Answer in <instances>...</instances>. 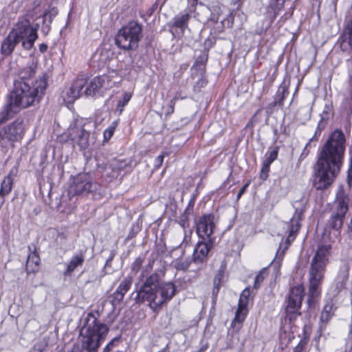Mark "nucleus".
Segmentation results:
<instances>
[{
  "label": "nucleus",
  "mask_w": 352,
  "mask_h": 352,
  "mask_svg": "<svg viewBox=\"0 0 352 352\" xmlns=\"http://www.w3.org/2000/svg\"><path fill=\"white\" fill-rule=\"evenodd\" d=\"M58 10L57 8L52 7L49 10H45V12L41 15L42 16V27L41 32L45 35L48 34L51 30V24L54 18L58 14Z\"/></svg>",
  "instance_id": "19"
},
{
  "label": "nucleus",
  "mask_w": 352,
  "mask_h": 352,
  "mask_svg": "<svg viewBox=\"0 0 352 352\" xmlns=\"http://www.w3.org/2000/svg\"><path fill=\"white\" fill-rule=\"evenodd\" d=\"M347 182L349 187L352 188V179H347Z\"/></svg>",
  "instance_id": "62"
},
{
  "label": "nucleus",
  "mask_w": 352,
  "mask_h": 352,
  "mask_svg": "<svg viewBox=\"0 0 352 352\" xmlns=\"http://www.w3.org/2000/svg\"><path fill=\"white\" fill-rule=\"evenodd\" d=\"M191 263V260L190 258H186L184 260H180L177 263L176 268L178 270L186 271L189 267Z\"/></svg>",
  "instance_id": "42"
},
{
  "label": "nucleus",
  "mask_w": 352,
  "mask_h": 352,
  "mask_svg": "<svg viewBox=\"0 0 352 352\" xmlns=\"http://www.w3.org/2000/svg\"><path fill=\"white\" fill-rule=\"evenodd\" d=\"M191 16L188 13L178 14L173 18V23L170 24V31L173 34H175V29H179L181 34H184V31L188 28V24Z\"/></svg>",
  "instance_id": "20"
},
{
  "label": "nucleus",
  "mask_w": 352,
  "mask_h": 352,
  "mask_svg": "<svg viewBox=\"0 0 352 352\" xmlns=\"http://www.w3.org/2000/svg\"><path fill=\"white\" fill-rule=\"evenodd\" d=\"M287 0H270L267 7V14L270 20V23H273L279 12L284 9L285 3Z\"/></svg>",
  "instance_id": "21"
},
{
  "label": "nucleus",
  "mask_w": 352,
  "mask_h": 352,
  "mask_svg": "<svg viewBox=\"0 0 352 352\" xmlns=\"http://www.w3.org/2000/svg\"><path fill=\"white\" fill-rule=\"evenodd\" d=\"M38 23L34 27L28 19H23L10 32L21 43L23 49L30 50L38 38Z\"/></svg>",
  "instance_id": "8"
},
{
  "label": "nucleus",
  "mask_w": 352,
  "mask_h": 352,
  "mask_svg": "<svg viewBox=\"0 0 352 352\" xmlns=\"http://www.w3.org/2000/svg\"><path fill=\"white\" fill-rule=\"evenodd\" d=\"M20 108L16 106L10 99L0 112V125L11 119L19 111Z\"/></svg>",
  "instance_id": "22"
},
{
  "label": "nucleus",
  "mask_w": 352,
  "mask_h": 352,
  "mask_svg": "<svg viewBox=\"0 0 352 352\" xmlns=\"http://www.w3.org/2000/svg\"><path fill=\"white\" fill-rule=\"evenodd\" d=\"M157 6V3H155L153 6L152 10H154L155 9H156Z\"/></svg>",
  "instance_id": "63"
},
{
  "label": "nucleus",
  "mask_w": 352,
  "mask_h": 352,
  "mask_svg": "<svg viewBox=\"0 0 352 352\" xmlns=\"http://www.w3.org/2000/svg\"><path fill=\"white\" fill-rule=\"evenodd\" d=\"M120 338V336L114 338L110 342L108 343V344L105 346L104 349V351H109L111 350L114 346V342L118 341Z\"/></svg>",
  "instance_id": "54"
},
{
  "label": "nucleus",
  "mask_w": 352,
  "mask_h": 352,
  "mask_svg": "<svg viewBox=\"0 0 352 352\" xmlns=\"http://www.w3.org/2000/svg\"><path fill=\"white\" fill-rule=\"evenodd\" d=\"M28 250L30 253L29 254L27 259L26 271L28 274L34 273L38 270L40 257L38 254L36 252V249L33 252H31V248L29 246Z\"/></svg>",
  "instance_id": "24"
},
{
  "label": "nucleus",
  "mask_w": 352,
  "mask_h": 352,
  "mask_svg": "<svg viewBox=\"0 0 352 352\" xmlns=\"http://www.w3.org/2000/svg\"><path fill=\"white\" fill-rule=\"evenodd\" d=\"M109 331L107 325L99 321L95 314L89 313L80 333L82 338L80 352H96Z\"/></svg>",
  "instance_id": "5"
},
{
  "label": "nucleus",
  "mask_w": 352,
  "mask_h": 352,
  "mask_svg": "<svg viewBox=\"0 0 352 352\" xmlns=\"http://www.w3.org/2000/svg\"><path fill=\"white\" fill-rule=\"evenodd\" d=\"M250 296V290L249 288H245L240 295L238 304V309L236 311L234 318L232 322V327L235 326L236 324L238 323L239 326L236 327L237 330H239L241 328V325L247 316V306L249 302Z\"/></svg>",
  "instance_id": "14"
},
{
  "label": "nucleus",
  "mask_w": 352,
  "mask_h": 352,
  "mask_svg": "<svg viewBox=\"0 0 352 352\" xmlns=\"http://www.w3.org/2000/svg\"><path fill=\"white\" fill-rule=\"evenodd\" d=\"M352 179V169H349L347 179Z\"/></svg>",
  "instance_id": "61"
},
{
  "label": "nucleus",
  "mask_w": 352,
  "mask_h": 352,
  "mask_svg": "<svg viewBox=\"0 0 352 352\" xmlns=\"http://www.w3.org/2000/svg\"><path fill=\"white\" fill-rule=\"evenodd\" d=\"M345 149V135L341 129H336L330 133L318 155L314 180L317 190H324L333 183L342 166Z\"/></svg>",
  "instance_id": "1"
},
{
  "label": "nucleus",
  "mask_w": 352,
  "mask_h": 352,
  "mask_svg": "<svg viewBox=\"0 0 352 352\" xmlns=\"http://www.w3.org/2000/svg\"><path fill=\"white\" fill-rule=\"evenodd\" d=\"M140 230V228L138 223L133 224L131 228V230L129 231V233L126 237V239L127 240L132 239L133 237H135L137 235V234L139 232Z\"/></svg>",
  "instance_id": "48"
},
{
  "label": "nucleus",
  "mask_w": 352,
  "mask_h": 352,
  "mask_svg": "<svg viewBox=\"0 0 352 352\" xmlns=\"http://www.w3.org/2000/svg\"><path fill=\"white\" fill-rule=\"evenodd\" d=\"M105 82V78L103 76L95 77L86 87L84 90V94L86 96H100L103 93V86Z\"/></svg>",
  "instance_id": "16"
},
{
  "label": "nucleus",
  "mask_w": 352,
  "mask_h": 352,
  "mask_svg": "<svg viewBox=\"0 0 352 352\" xmlns=\"http://www.w3.org/2000/svg\"><path fill=\"white\" fill-rule=\"evenodd\" d=\"M212 247V240L199 241L194 250L192 261L195 263H203L207 261L208 252Z\"/></svg>",
  "instance_id": "15"
},
{
  "label": "nucleus",
  "mask_w": 352,
  "mask_h": 352,
  "mask_svg": "<svg viewBox=\"0 0 352 352\" xmlns=\"http://www.w3.org/2000/svg\"><path fill=\"white\" fill-rule=\"evenodd\" d=\"M304 210L303 209H300L299 211L298 210H296V213L294 216V217L291 219L292 226H291V230L289 237H291L292 234H296L300 228V224L298 222H296V223L294 224V222L297 220L298 221L301 220L302 215Z\"/></svg>",
  "instance_id": "34"
},
{
  "label": "nucleus",
  "mask_w": 352,
  "mask_h": 352,
  "mask_svg": "<svg viewBox=\"0 0 352 352\" xmlns=\"http://www.w3.org/2000/svg\"><path fill=\"white\" fill-rule=\"evenodd\" d=\"M133 282V278L131 276L125 277L120 283L118 290L126 294L130 289Z\"/></svg>",
  "instance_id": "39"
},
{
  "label": "nucleus",
  "mask_w": 352,
  "mask_h": 352,
  "mask_svg": "<svg viewBox=\"0 0 352 352\" xmlns=\"http://www.w3.org/2000/svg\"><path fill=\"white\" fill-rule=\"evenodd\" d=\"M36 73L34 67H26L21 69L18 74V78L14 80V82H27L28 84L32 85L35 83L33 77Z\"/></svg>",
  "instance_id": "23"
},
{
  "label": "nucleus",
  "mask_w": 352,
  "mask_h": 352,
  "mask_svg": "<svg viewBox=\"0 0 352 352\" xmlns=\"http://www.w3.org/2000/svg\"><path fill=\"white\" fill-rule=\"evenodd\" d=\"M208 9L210 11V16L208 21V23L218 22L224 18L222 16L223 10L219 4L213 5Z\"/></svg>",
  "instance_id": "31"
},
{
  "label": "nucleus",
  "mask_w": 352,
  "mask_h": 352,
  "mask_svg": "<svg viewBox=\"0 0 352 352\" xmlns=\"http://www.w3.org/2000/svg\"><path fill=\"white\" fill-rule=\"evenodd\" d=\"M129 165V162L125 159H113L109 164L110 168L113 172L118 173L124 170Z\"/></svg>",
  "instance_id": "32"
},
{
  "label": "nucleus",
  "mask_w": 352,
  "mask_h": 352,
  "mask_svg": "<svg viewBox=\"0 0 352 352\" xmlns=\"http://www.w3.org/2000/svg\"><path fill=\"white\" fill-rule=\"evenodd\" d=\"M270 165L271 164L263 161L260 175L261 179L265 180L268 177V173L270 171Z\"/></svg>",
  "instance_id": "45"
},
{
  "label": "nucleus",
  "mask_w": 352,
  "mask_h": 352,
  "mask_svg": "<svg viewBox=\"0 0 352 352\" xmlns=\"http://www.w3.org/2000/svg\"><path fill=\"white\" fill-rule=\"evenodd\" d=\"M22 120L17 119L0 131V146L5 149L14 146V143L22 138L23 133Z\"/></svg>",
  "instance_id": "10"
},
{
  "label": "nucleus",
  "mask_w": 352,
  "mask_h": 352,
  "mask_svg": "<svg viewBox=\"0 0 352 352\" xmlns=\"http://www.w3.org/2000/svg\"><path fill=\"white\" fill-rule=\"evenodd\" d=\"M71 139L76 143L80 150H85L90 145L95 143L94 135L90 136V132L87 131L83 126L75 125L69 129Z\"/></svg>",
  "instance_id": "12"
},
{
  "label": "nucleus",
  "mask_w": 352,
  "mask_h": 352,
  "mask_svg": "<svg viewBox=\"0 0 352 352\" xmlns=\"http://www.w3.org/2000/svg\"><path fill=\"white\" fill-rule=\"evenodd\" d=\"M192 209H190L189 206L185 210L183 214L180 216L178 220L179 224L183 229H186L189 227L188 216L191 214Z\"/></svg>",
  "instance_id": "35"
},
{
  "label": "nucleus",
  "mask_w": 352,
  "mask_h": 352,
  "mask_svg": "<svg viewBox=\"0 0 352 352\" xmlns=\"http://www.w3.org/2000/svg\"><path fill=\"white\" fill-rule=\"evenodd\" d=\"M143 260L142 257H138L131 265V270L137 273L142 267Z\"/></svg>",
  "instance_id": "49"
},
{
  "label": "nucleus",
  "mask_w": 352,
  "mask_h": 352,
  "mask_svg": "<svg viewBox=\"0 0 352 352\" xmlns=\"http://www.w3.org/2000/svg\"><path fill=\"white\" fill-rule=\"evenodd\" d=\"M249 184H250V182H248L241 188V189L239 190V191L238 192V193L236 195L237 200H239L241 198V197L245 192Z\"/></svg>",
  "instance_id": "55"
},
{
  "label": "nucleus",
  "mask_w": 352,
  "mask_h": 352,
  "mask_svg": "<svg viewBox=\"0 0 352 352\" xmlns=\"http://www.w3.org/2000/svg\"><path fill=\"white\" fill-rule=\"evenodd\" d=\"M85 261V258L82 254H78L74 256L69 264L67 267L64 272L65 276H70L72 272L79 266L82 265Z\"/></svg>",
  "instance_id": "25"
},
{
  "label": "nucleus",
  "mask_w": 352,
  "mask_h": 352,
  "mask_svg": "<svg viewBox=\"0 0 352 352\" xmlns=\"http://www.w3.org/2000/svg\"><path fill=\"white\" fill-rule=\"evenodd\" d=\"M278 150L279 148L278 146L274 147L273 150L269 153L267 158L264 161L271 164L275 160H276Z\"/></svg>",
  "instance_id": "43"
},
{
  "label": "nucleus",
  "mask_w": 352,
  "mask_h": 352,
  "mask_svg": "<svg viewBox=\"0 0 352 352\" xmlns=\"http://www.w3.org/2000/svg\"><path fill=\"white\" fill-rule=\"evenodd\" d=\"M222 277H223V272L219 270L214 278L213 288L212 290V301L214 303L216 302L217 296L219 292L220 283H221Z\"/></svg>",
  "instance_id": "33"
},
{
  "label": "nucleus",
  "mask_w": 352,
  "mask_h": 352,
  "mask_svg": "<svg viewBox=\"0 0 352 352\" xmlns=\"http://www.w3.org/2000/svg\"><path fill=\"white\" fill-rule=\"evenodd\" d=\"M18 170L16 168H13L10 171L8 175H10V177L13 179V177H15L17 175Z\"/></svg>",
  "instance_id": "58"
},
{
  "label": "nucleus",
  "mask_w": 352,
  "mask_h": 352,
  "mask_svg": "<svg viewBox=\"0 0 352 352\" xmlns=\"http://www.w3.org/2000/svg\"><path fill=\"white\" fill-rule=\"evenodd\" d=\"M303 292L304 287L302 285L292 287L289 292L285 307L286 318L289 322L293 321L301 314L299 309L302 305Z\"/></svg>",
  "instance_id": "11"
},
{
  "label": "nucleus",
  "mask_w": 352,
  "mask_h": 352,
  "mask_svg": "<svg viewBox=\"0 0 352 352\" xmlns=\"http://www.w3.org/2000/svg\"><path fill=\"white\" fill-rule=\"evenodd\" d=\"M349 267L344 264L340 270L336 278V287L340 290L344 287L345 283L349 278Z\"/></svg>",
  "instance_id": "28"
},
{
  "label": "nucleus",
  "mask_w": 352,
  "mask_h": 352,
  "mask_svg": "<svg viewBox=\"0 0 352 352\" xmlns=\"http://www.w3.org/2000/svg\"><path fill=\"white\" fill-rule=\"evenodd\" d=\"M214 228V215L212 214L201 216L196 223V232L198 236L204 240L210 239Z\"/></svg>",
  "instance_id": "13"
},
{
  "label": "nucleus",
  "mask_w": 352,
  "mask_h": 352,
  "mask_svg": "<svg viewBox=\"0 0 352 352\" xmlns=\"http://www.w3.org/2000/svg\"><path fill=\"white\" fill-rule=\"evenodd\" d=\"M114 256V254L111 253L110 257L107 260L106 265H108L109 263L111 262Z\"/></svg>",
  "instance_id": "60"
},
{
  "label": "nucleus",
  "mask_w": 352,
  "mask_h": 352,
  "mask_svg": "<svg viewBox=\"0 0 352 352\" xmlns=\"http://www.w3.org/2000/svg\"><path fill=\"white\" fill-rule=\"evenodd\" d=\"M158 352H167V347L164 348L163 349H162L161 351H160Z\"/></svg>",
  "instance_id": "64"
},
{
  "label": "nucleus",
  "mask_w": 352,
  "mask_h": 352,
  "mask_svg": "<svg viewBox=\"0 0 352 352\" xmlns=\"http://www.w3.org/2000/svg\"><path fill=\"white\" fill-rule=\"evenodd\" d=\"M313 142L314 141H310V140H309V142L307 143L304 149L302 150V152L301 153V154L300 155L299 160L301 161V160H304L309 155V149L312 146L311 143Z\"/></svg>",
  "instance_id": "51"
},
{
  "label": "nucleus",
  "mask_w": 352,
  "mask_h": 352,
  "mask_svg": "<svg viewBox=\"0 0 352 352\" xmlns=\"http://www.w3.org/2000/svg\"><path fill=\"white\" fill-rule=\"evenodd\" d=\"M267 275V268H263L255 277L254 289H258L261 287V283H263V280Z\"/></svg>",
  "instance_id": "37"
},
{
  "label": "nucleus",
  "mask_w": 352,
  "mask_h": 352,
  "mask_svg": "<svg viewBox=\"0 0 352 352\" xmlns=\"http://www.w3.org/2000/svg\"><path fill=\"white\" fill-rule=\"evenodd\" d=\"M332 315H333L332 314H327V313L322 311L320 317V325H319V330L321 333L326 329L327 325L328 324L329 320H331V318L332 317Z\"/></svg>",
  "instance_id": "38"
},
{
  "label": "nucleus",
  "mask_w": 352,
  "mask_h": 352,
  "mask_svg": "<svg viewBox=\"0 0 352 352\" xmlns=\"http://www.w3.org/2000/svg\"><path fill=\"white\" fill-rule=\"evenodd\" d=\"M12 184L13 179L10 177V175L6 176L1 182L0 189V208L5 201L4 197L10 192L12 188Z\"/></svg>",
  "instance_id": "26"
},
{
  "label": "nucleus",
  "mask_w": 352,
  "mask_h": 352,
  "mask_svg": "<svg viewBox=\"0 0 352 352\" xmlns=\"http://www.w3.org/2000/svg\"><path fill=\"white\" fill-rule=\"evenodd\" d=\"M87 84V80L83 78L76 79L72 85L67 94L70 99L69 102H73L84 94V87Z\"/></svg>",
  "instance_id": "17"
},
{
  "label": "nucleus",
  "mask_w": 352,
  "mask_h": 352,
  "mask_svg": "<svg viewBox=\"0 0 352 352\" xmlns=\"http://www.w3.org/2000/svg\"><path fill=\"white\" fill-rule=\"evenodd\" d=\"M125 294L116 289V292L112 294L111 297L113 298L112 302L114 304L116 302H120L123 300Z\"/></svg>",
  "instance_id": "50"
},
{
  "label": "nucleus",
  "mask_w": 352,
  "mask_h": 352,
  "mask_svg": "<svg viewBox=\"0 0 352 352\" xmlns=\"http://www.w3.org/2000/svg\"><path fill=\"white\" fill-rule=\"evenodd\" d=\"M135 302H148L154 311H157L166 302L170 300L176 294L175 285L170 282L162 283L158 272H153L140 285H136Z\"/></svg>",
  "instance_id": "2"
},
{
  "label": "nucleus",
  "mask_w": 352,
  "mask_h": 352,
  "mask_svg": "<svg viewBox=\"0 0 352 352\" xmlns=\"http://www.w3.org/2000/svg\"><path fill=\"white\" fill-rule=\"evenodd\" d=\"M305 345L306 342L303 340H300L298 344L294 349V352H302Z\"/></svg>",
  "instance_id": "56"
},
{
  "label": "nucleus",
  "mask_w": 352,
  "mask_h": 352,
  "mask_svg": "<svg viewBox=\"0 0 352 352\" xmlns=\"http://www.w3.org/2000/svg\"><path fill=\"white\" fill-rule=\"evenodd\" d=\"M142 30V24L136 21H130L119 30L116 37V44L124 50H137L143 37Z\"/></svg>",
  "instance_id": "6"
},
{
  "label": "nucleus",
  "mask_w": 352,
  "mask_h": 352,
  "mask_svg": "<svg viewBox=\"0 0 352 352\" xmlns=\"http://www.w3.org/2000/svg\"><path fill=\"white\" fill-rule=\"evenodd\" d=\"M195 62L193 66L201 69V67H204L208 61V54L206 51L197 50L195 51Z\"/></svg>",
  "instance_id": "30"
},
{
  "label": "nucleus",
  "mask_w": 352,
  "mask_h": 352,
  "mask_svg": "<svg viewBox=\"0 0 352 352\" xmlns=\"http://www.w3.org/2000/svg\"><path fill=\"white\" fill-rule=\"evenodd\" d=\"M41 3V0H34L32 2V6H33V10L32 14L31 15L33 16L34 15H36L37 14L40 13V10H38V8L40 7Z\"/></svg>",
  "instance_id": "52"
},
{
  "label": "nucleus",
  "mask_w": 352,
  "mask_h": 352,
  "mask_svg": "<svg viewBox=\"0 0 352 352\" xmlns=\"http://www.w3.org/2000/svg\"><path fill=\"white\" fill-rule=\"evenodd\" d=\"M131 98V95L126 92L124 93L122 98L118 100L116 111L119 115L122 114L124 107L127 104Z\"/></svg>",
  "instance_id": "36"
},
{
  "label": "nucleus",
  "mask_w": 352,
  "mask_h": 352,
  "mask_svg": "<svg viewBox=\"0 0 352 352\" xmlns=\"http://www.w3.org/2000/svg\"><path fill=\"white\" fill-rule=\"evenodd\" d=\"M289 91L285 85H280L278 87L276 94L274 96V100L269 104V107L271 108L274 107L276 105L282 106L283 101L286 96L288 95Z\"/></svg>",
  "instance_id": "27"
},
{
  "label": "nucleus",
  "mask_w": 352,
  "mask_h": 352,
  "mask_svg": "<svg viewBox=\"0 0 352 352\" xmlns=\"http://www.w3.org/2000/svg\"><path fill=\"white\" fill-rule=\"evenodd\" d=\"M349 197L342 189H340L336 195L335 208L333 210L331 217L327 223V229H332L336 231L342 227L345 214L349 210Z\"/></svg>",
  "instance_id": "9"
},
{
  "label": "nucleus",
  "mask_w": 352,
  "mask_h": 352,
  "mask_svg": "<svg viewBox=\"0 0 352 352\" xmlns=\"http://www.w3.org/2000/svg\"><path fill=\"white\" fill-rule=\"evenodd\" d=\"M179 96H178V94H176V95L174 96V98L172 100H170L169 104L167 107V110L165 112V115L166 116L172 114L174 112V107L175 105V102L177 100L179 99Z\"/></svg>",
  "instance_id": "46"
},
{
  "label": "nucleus",
  "mask_w": 352,
  "mask_h": 352,
  "mask_svg": "<svg viewBox=\"0 0 352 352\" xmlns=\"http://www.w3.org/2000/svg\"><path fill=\"white\" fill-rule=\"evenodd\" d=\"M216 43V37L214 36H210L207 39L205 40L204 43V51L208 52L209 50L212 47V46Z\"/></svg>",
  "instance_id": "44"
},
{
  "label": "nucleus",
  "mask_w": 352,
  "mask_h": 352,
  "mask_svg": "<svg viewBox=\"0 0 352 352\" xmlns=\"http://www.w3.org/2000/svg\"><path fill=\"white\" fill-rule=\"evenodd\" d=\"M332 309H333V305L332 304H327L324 306L322 311L327 313V314H332Z\"/></svg>",
  "instance_id": "57"
},
{
  "label": "nucleus",
  "mask_w": 352,
  "mask_h": 352,
  "mask_svg": "<svg viewBox=\"0 0 352 352\" xmlns=\"http://www.w3.org/2000/svg\"><path fill=\"white\" fill-rule=\"evenodd\" d=\"M118 125V121H114L112 122L111 125L109 126L106 130L104 131V141H108L113 136L115 129Z\"/></svg>",
  "instance_id": "41"
},
{
  "label": "nucleus",
  "mask_w": 352,
  "mask_h": 352,
  "mask_svg": "<svg viewBox=\"0 0 352 352\" xmlns=\"http://www.w3.org/2000/svg\"><path fill=\"white\" fill-rule=\"evenodd\" d=\"M99 184L95 182L89 173H80L72 179L68 187L69 197L87 196L96 192Z\"/></svg>",
  "instance_id": "7"
},
{
  "label": "nucleus",
  "mask_w": 352,
  "mask_h": 352,
  "mask_svg": "<svg viewBox=\"0 0 352 352\" xmlns=\"http://www.w3.org/2000/svg\"><path fill=\"white\" fill-rule=\"evenodd\" d=\"M164 154H162V155H160L159 156H157L155 160V167L156 168H160L162 163H163V161H164Z\"/></svg>",
  "instance_id": "53"
},
{
  "label": "nucleus",
  "mask_w": 352,
  "mask_h": 352,
  "mask_svg": "<svg viewBox=\"0 0 352 352\" xmlns=\"http://www.w3.org/2000/svg\"><path fill=\"white\" fill-rule=\"evenodd\" d=\"M47 82L45 76L35 81L34 84L14 82V89L10 100L18 107L28 108L38 104L45 94Z\"/></svg>",
  "instance_id": "4"
},
{
  "label": "nucleus",
  "mask_w": 352,
  "mask_h": 352,
  "mask_svg": "<svg viewBox=\"0 0 352 352\" xmlns=\"http://www.w3.org/2000/svg\"><path fill=\"white\" fill-rule=\"evenodd\" d=\"M47 346V343L45 340H41L37 342L34 346L30 349L29 352H44L46 350Z\"/></svg>",
  "instance_id": "40"
},
{
  "label": "nucleus",
  "mask_w": 352,
  "mask_h": 352,
  "mask_svg": "<svg viewBox=\"0 0 352 352\" xmlns=\"http://www.w3.org/2000/svg\"><path fill=\"white\" fill-rule=\"evenodd\" d=\"M224 21L225 18L219 20L218 22L211 23L212 25H214L213 30L214 33H220L223 32L224 29Z\"/></svg>",
  "instance_id": "47"
},
{
  "label": "nucleus",
  "mask_w": 352,
  "mask_h": 352,
  "mask_svg": "<svg viewBox=\"0 0 352 352\" xmlns=\"http://www.w3.org/2000/svg\"><path fill=\"white\" fill-rule=\"evenodd\" d=\"M19 43L21 42L15 37V36L10 32L1 43V54L3 56H11L15 47Z\"/></svg>",
  "instance_id": "18"
},
{
  "label": "nucleus",
  "mask_w": 352,
  "mask_h": 352,
  "mask_svg": "<svg viewBox=\"0 0 352 352\" xmlns=\"http://www.w3.org/2000/svg\"><path fill=\"white\" fill-rule=\"evenodd\" d=\"M39 50L41 52H45L47 50V45L45 43H42L39 46Z\"/></svg>",
  "instance_id": "59"
},
{
  "label": "nucleus",
  "mask_w": 352,
  "mask_h": 352,
  "mask_svg": "<svg viewBox=\"0 0 352 352\" xmlns=\"http://www.w3.org/2000/svg\"><path fill=\"white\" fill-rule=\"evenodd\" d=\"M332 246L330 244L320 245L310 263L309 270V307L314 306L321 293V286L324 277L326 267L331 256Z\"/></svg>",
  "instance_id": "3"
},
{
  "label": "nucleus",
  "mask_w": 352,
  "mask_h": 352,
  "mask_svg": "<svg viewBox=\"0 0 352 352\" xmlns=\"http://www.w3.org/2000/svg\"><path fill=\"white\" fill-rule=\"evenodd\" d=\"M327 115L328 110L324 109L321 115V118L318 124L317 129L315 131L314 135L311 138H310V141L317 142L318 140V138L320 135L322 131L325 129L327 122Z\"/></svg>",
  "instance_id": "29"
}]
</instances>
